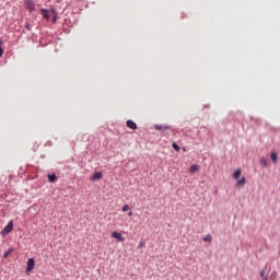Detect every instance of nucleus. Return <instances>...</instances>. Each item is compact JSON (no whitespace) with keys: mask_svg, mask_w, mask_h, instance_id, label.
Wrapping results in <instances>:
<instances>
[{"mask_svg":"<svg viewBox=\"0 0 280 280\" xmlns=\"http://www.w3.org/2000/svg\"><path fill=\"white\" fill-rule=\"evenodd\" d=\"M3 56V39H0V58Z\"/></svg>","mask_w":280,"mask_h":280,"instance_id":"nucleus-16","label":"nucleus"},{"mask_svg":"<svg viewBox=\"0 0 280 280\" xmlns=\"http://www.w3.org/2000/svg\"><path fill=\"white\" fill-rule=\"evenodd\" d=\"M126 125H127V128H130L131 130H137V124L133 122L132 120L130 119L127 120Z\"/></svg>","mask_w":280,"mask_h":280,"instance_id":"nucleus-6","label":"nucleus"},{"mask_svg":"<svg viewBox=\"0 0 280 280\" xmlns=\"http://www.w3.org/2000/svg\"><path fill=\"white\" fill-rule=\"evenodd\" d=\"M48 12H50L54 15H58V10H56L55 8H51L50 10H48Z\"/></svg>","mask_w":280,"mask_h":280,"instance_id":"nucleus-18","label":"nucleus"},{"mask_svg":"<svg viewBox=\"0 0 280 280\" xmlns=\"http://www.w3.org/2000/svg\"><path fill=\"white\" fill-rule=\"evenodd\" d=\"M240 176H242V170L241 168H237L234 174H233V178L235 180L240 179Z\"/></svg>","mask_w":280,"mask_h":280,"instance_id":"nucleus-9","label":"nucleus"},{"mask_svg":"<svg viewBox=\"0 0 280 280\" xmlns=\"http://www.w3.org/2000/svg\"><path fill=\"white\" fill-rule=\"evenodd\" d=\"M104 174L102 172H95L91 177V180H102Z\"/></svg>","mask_w":280,"mask_h":280,"instance_id":"nucleus-4","label":"nucleus"},{"mask_svg":"<svg viewBox=\"0 0 280 280\" xmlns=\"http://www.w3.org/2000/svg\"><path fill=\"white\" fill-rule=\"evenodd\" d=\"M129 215H132V212H129Z\"/></svg>","mask_w":280,"mask_h":280,"instance_id":"nucleus-26","label":"nucleus"},{"mask_svg":"<svg viewBox=\"0 0 280 280\" xmlns=\"http://www.w3.org/2000/svg\"><path fill=\"white\" fill-rule=\"evenodd\" d=\"M262 280H268V276H264V277H262Z\"/></svg>","mask_w":280,"mask_h":280,"instance_id":"nucleus-25","label":"nucleus"},{"mask_svg":"<svg viewBox=\"0 0 280 280\" xmlns=\"http://www.w3.org/2000/svg\"><path fill=\"white\" fill-rule=\"evenodd\" d=\"M196 172H198V165L192 164V165L190 166V174H196Z\"/></svg>","mask_w":280,"mask_h":280,"instance_id":"nucleus-14","label":"nucleus"},{"mask_svg":"<svg viewBox=\"0 0 280 280\" xmlns=\"http://www.w3.org/2000/svg\"><path fill=\"white\" fill-rule=\"evenodd\" d=\"M210 240H211V235L210 234H208L206 237H203V242H210Z\"/></svg>","mask_w":280,"mask_h":280,"instance_id":"nucleus-20","label":"nucleus"},{"mask_svg":"<svg viewBox=\"0 0 280 280\" xmlns=\"http://www.w3.org/2000/svg\"><path fill=\"white\" fill-rule=\"evenodd\" d=\"M260 277H266V269H264L262 271H260Z\"/></svg>","mask_w":280,"mask_h":280,"instance_id":"nucleus-24","label":"nucleus"},{"mask_svg":"<svg viewBox=\"0 0 280 280\" xmlns=\"http://www.w3.org/2000/svg\"><path fill=\"white\" fill-rule=\"evenodd\" d=\"M260 165H262L264 167H266V165H268V161L265 158L260 159Z\"/></svg>","mask_w":280,"mask_h":280,"instance_id":"nucleus-17","label":"nucleus"},{"mask_svg":"<svg viewBox=\"0 0 280 280\" xmlns=\"http://www.w3.org/2000/svg\"><path fill=\"white\" fill-rule=\"evenodd\" d=\"M122 211H130V206H128V205H125L124 207H122Z\"/></svg>","mask_w":280,"mask_h":280,"instance_id":"nucleus-19","label":"nucleus"},{"mask_svg":"<svg viewBox=\"0 0 280 280\" xmlns=\"http://www.w3.org/2000/svg\"><path fill=\"white\" fill-rule=\"evenodd\" d=\"M143 246H145V242L141 241L138 245V248H143Z\"/></svg>","mask_w":280,"mask_h":280,"instance_id":"nucleus-22","label":"nucleus"},{"mask_svg":"<svg viewBox=\"0 0 280 280\" xmlns=\"http://www.w3.org/2000/svg\"><path fill=\"white\" fill-rule=\"evenodd\" d=\"M14 229V221H10L5 228L1 231V235L5 236L9 233H12V230Z\"/></svg>","mask_w":280,"mask_h":280,"instance_id":"nucleus-1","label":"nucleus"},{"mask_svg":"<svg viewBox=\"0 0 280 280\" xmlns=\"http://www.w3.org/2000/svg\"><path fill=\"white\" fill-rule=\"evenodd\" d=\"M271 161H273V163H277V161H279V155L277 154V152H271Z\"/></svg>","mask_w":280,"mask_h":280,"instance_id":"nucleus-13","label":"nucleus"},{"mask_svg":"<svg viewBox=\"0 0 280 280\" xmlns=\"http://www.w3.org/2000/svg\"><path fill=\"white\" fill-rule=\"evenodd\" d=\"M25 30H27L28 32L32 30V27L30 26V22L25 23Z\"/></svg>","mask_w":280,"mask_h":280,"instance_id":"nucleus-21","label":"nucleus"},{"mask_svg":"<svg viewBox=\"0 0 280 280\" xmlns=\"http://www.w3.org/2000/svg\"><path fill=\"white\" fill-rule=\"evenodd\" d=\"M172 148L173 150H175V152H180V147L178 145V143L173 142Z\"/></svg>","mask_w":280,"mask_h":280,"instance_id":"nucleus-15","label":"nucleus"},{"mask_svg":"<svg viewBox=\"0 0 280 280\" xmlns=\"http://www.w3.org/2000/svg\"><path fill=\"white\" fill-rule=\"evenodd\" d=\"M12 253H14V248H9L8 252H5V253L3 254V258H4V259H8V257H9L10 255H12Z\"/></svg>","mask_w":280,"mask_h":280,"instance_id":"nucleus-12","label":"nucleus"},{"mask_svg":"<svg viewBox=\"0 0 280 280\" xmlns=\"http://www.w3.org/2000/svg\"><path fill=\"white\" fill-rule=\"evenodd\" d=\"M112 237H114V240H118V242H124V236L121 235V233L119 232H113L112 233Z\"/></svg>","mask_w":280,"mask_h":280,"instance_id":"nucleus-5","label":"nucleus"},{"mask_svg":"<svg viewBox=\"0 0 280 280\" xmlns=\"http://www.w3.org/2000/svg\"><path fill=\"white\" fill-rule=\"evenodd\" d=\"M244 185H246V177H242V178L236 183V186H237V187H244Z\"/></svg>","mask_w":280,"mask_h":280,"instance_id":"nucleus-10","label":"nucleus"},{"mask_svg":"<svg viewBox=\"0 0 280 280\" xmlns=\"http://www.w3.org/2000/svg\"><path fill=\"white\" fill-rule=\"evenodd\" d=\"M57 179H58V177L56 176V174L48 175L49 183H56Z\"/></svg>","mask_w":280,"mask_h":280,"instance_id":"nucleus-11","label":"nucleus"},{"mask_svg":"<svg viewBox=\"0 0 280 280\" xmlns=\"http://www.w3.org/2000/svg\"><path fill=\"white\" fill-rule=\"evenodd\" d=\"M24 5L26 10L32 14V12H36V5L34 4V1L32 0H25Z\"/></svg>","mask_w":280,"mask_h":280,"instance_id":"nucleus-2","label":"nucleus"},{"mask_svg":"<svg viewBox=\"0 0 280 280\" xmlns=\"http://www.w3.org/2000/svg\"><path fill=\"white\" fill-rule=\"evenodd\" d=\"M170 126H163V125H155V130H161L163 132H165V130H170Z\"/></svg>","mask_w":280,"mask_h":280,"instance_id":"nucleus-8","label":"nucleus"},{"mask_svg":"<svg viewBox=\"0 0 280 280\" xmlns=\"http://www.w3.org/2000/svg\"><path fill=\"white\" fill-rule=\"evenodd\" d=\"M34 266H36V260H34V258H30L27 260L26 272H32V270H34Z\"/></svg>","mask_w":280,"mask_h":280,"instance_id":"nucleus-3","label":"nucleus"},{"mask_svg":"<svg viewBox=\"0 0 280 280\" xmlns=\"http://www.w3.org/2000/svg\"><path fill=\"white\" fill-rule=\"evenodd\" d=\"M58 21V15H52V23H56Z\"/></svg>","mask_w":280,"mask_h":280,"instance_id":"nucleus-23","label":"nucleus"},{"mask_svg":"<svg viewBox=\"0 0 280 280\" xmlns=\"http://www.w3.org/2000/svg\"><path fill=\"white\" fill-rule=\"evenodd\" d=\"M42 16L46 19V21H49V10L47 9H40Z\"/></svg>","mask_w":280,"mask_h":280,"instance_id":"nucleus-7","label":"nucleus"}]
</instances>
